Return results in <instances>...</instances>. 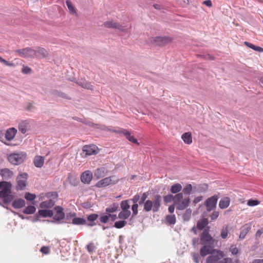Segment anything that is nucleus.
<instances>
[{
  "mask_svg": "<svg viewBox=\"0 0 263 263\" xmlns=\"http://www.w3.org/2000/svg\"><path fill=\"white\" fill-rule=\"evenodd\" d=\"M162 197L159 194L154 196L153 200L147 199L145 201L140 197L139 204H143V210L146 212L152 211L153 213L158 212L161 205Z\"/></svg>",
  "mask_w": 263,
  "mask_h": 263,
  "instance_id": "4",
  "label": "nucleus"
},
{
  "mask_svg": "<svg viewBox=\"0 0 263 263\" xmlns=\"http://www.w3.org/2000/svg\"><path fill=\"white\" fill-rule=\"evenodd\" d=\"M191 212L192 211L190 209H187L186 210L185 212L184 213L182 216L184 220L188 221L190 219L191 217Z\"/></svg>",
  "mask_w": 263,
  "mask_h": 263,
  "instance_id": "53",
  "label": "nucleus"
},
{
  "mask_svg": "<svg viewBox=\"0 0 263 263\" xmlns=\"http://www.w3.org/2000/svg\"><path fill=\"white\" fill-rule=\"evenodd\" d=\"M36 211V208L33 205L27 206L23 211L24 214H32Z\"/></svg>",
  "mask_w": 263,
  "mask_h": 263,
  "instance_id": "41",
  "label": "nucleus"
},
{
  "mask_svg": "<svg viewBox=\"0 0 263 263\" xmlns=\"http://www.w3.org/2000/svg\"><path fill=\"white\" fill-rule=\"evenodd\" d=\"M38 214L43 217H51L53 215V212L51 210H39L38 211Z\"/></svg>",
  "mask_w": 263,
  "mask_h": 263,
  "instance_id": "29",
  "label": "nucleus"
},
{
  "mask_svg": "<svg viewBox=\"0 0 263 263\" xmlns=\"http://www.w3.org/2000/svg\"><path fill=\"white\" fill-rule=\"evenodd\" d=\"M209 221L206 218H202L199 220L197 223V228L199 230H204V228L208 224Z\"/></svg>",
  "mask_w": 263,
  "mask_h": 263,
  "instance_id": "33",
  "label": "nucleus"
},
{
  "mask_svg": "<svg viewBox=\"0 0 263 263\" xmlns=\"http://www.w3.org/2000/svg\"><path fill=\"white\" fill-rule=\"evenodd\" d=\"M228 235V226L223 227L221 231L220 236L222 239H226Z\"/></svg>",
  "mask_w": 263,
  "mask_h": 263,
  "instance_id": "49",
  "label": "nucleus"
},
{
  "mask_svg": "<svg viewBox=\"0 0 263 263\" xmlns=\"http://www.w3.org/2000/svg\"><path fill=\"white\" fill-rule=\"evenodd\" d=\"M218 196L216 195L208 198L204 202V205L208 212H210L216 208Z\"/></svg>",
  "mask_w": 263,
  "mask_h": 263,
  "instance_id": "13",
  "label": "nucleus"
},
{
  "mask_svg": "<svg viewBox=\"0 0 263 263\" xmlns=\"http://www.w3.org/2000/svg\"><path fill=\"white\" fill-rule=\"evenodd\" d=\"M31 68L27 66H24L22 69V72L25 74L29 73L31 72Z\"/></svg>",
  "mask_w": 263,
  "mask_h": 263,
  "instance_id": "62",
  "label": "nucleus"
},
{
  "mask_svg": "<svg viewBox=\"0 0 263 263\" xmlns=\"http://www.w3.org/2000/svg\"><path fill=\"white\" fill-rule=\"evenodd\" d=\"M183 198V194L182 193H178L174 196V202L176 204L177 201H180Z\"/></svg>",
  "mask_w": 263,
  "mask_h": 263,
  "instance_id": "54",
  "label": "nucleus"
},
{
  "mask_svg": "<svg viewBox=\"0 0 263 263\" xmlns=\"http://www.w3.org/2000/svg\"><path fill=\"white\" fill-rule=\"evenodd\" d=\"M92 178V174L89 171L83 172L81 176V180L83 183L89 184Z\"/></svg>",
  "mask_w": 263,
  "mask_h": 263,
  "instance_id": "20",
  "label": "nucleus"
},
{
  "mask_svg": "<svg viewBox=\"0 0 263 263\" xmlns=\"http://www.w3.org/2000/svg\"><path fill=\"white\" fill-rule=\"evenodd\" d=\"M202 247L200 250V255L204 257L208 254H213L215 252L216 250L214 249L210 245H205Z\"/></svg>",
  "mask_w": 263,
  "mask_h": 263,
  "instance_id": "17",
  "label": "nucleus"
},
{
  "mask_svg": "<svg viewBox=\"0 0 263 263\" xmlns=\"http://www.w3.org/2000/svg\"><path fill=\"white\" fill-rule=\"evenodd\" d=\"M99 221L102 223H106L109 220L108 214L105 213H102L100 214L99 218Z\"/></svg>",
  "mask_w": 263,
  "mask_h": 263,
  "instance_id": "43",
  "label": "nucleus"
},
{
  "mask_svg": "<svg viewBox=\"0 0 263 263\" xmlns=\"http://www.w3.org/2000/svg\"><path fill=\"white\" fill-rule=\"evenodd\" d=\"M181 137L182 140L185 143L187 144H190L192 143V135L190 132L184 133L182 135Z\"/></svg>",
  "mask_w": 263,
  "mask_h": 263,
  "instance_id": "36",
  "label": "nucleus"
},
{
  "mask_svg": "<svg viewBox=\"0 0 263 263\" xmlns=\"http://www.w3.org/2000/svg\"><path fill=\"white\" fill-rule=\"evenodd\" d=\"M66 5H67V6L69 11L72 14L76 13V10L74 9V8L72 6V3H71V2L70 1L67 0L66 1Z\"/></svg>",
  "mask_w": 263,
  "mask_h": 263,
  "instance_id": "51",
  "label": "nucleus"
},
{
  "mask_svg": "<svg viewBox=\"0 0 263 263\" xmlns=\"http://www.w3.org/2000/svg\"><path fill=\"white\" fill-rule=\"evenodd\" d=\"M72 223L75 225H86V220L83 218L75 217L72 219Z\"/></svg>",
  "mask_w": 263,
  "mask_h": 263,
  "instance_id": "37",
  "label": "nucleus"
},
{
  "mask_svg": "<svg viewBox=\"0 0 263 263\" xmlns=\"http://www.w3.org/2000/svg\"><path fill=\"white\" fill-rule=\"evenodd\" d=\"M29 127V123L27 121H23L18 125V130L23 134H25Z\"/></svg>",
  "mask_w": 263,
  "mask_h": 263,
  "instance_id": "35",
  "label": "nucleus"
},
{
  "mask_svg": "<svg viewBox=\"0 0 263 263\" xmlns=\"http://www.w3.org/2000/svg\"><path fill=\"white\" fill-rule=\"evenodd\" d=\"M35 51L34 57L38 59H44L48 57L49 54L48 51L44 48L37 46L35 49H34Z\"/></svg>",
  "mask_w": 263,
  "mask_h": 263,
  "instance_id": "16",
  "label": "nucleus"
},
{
  "mask_svg": "<svg viewBox=\"0 0 263 263\" xmlns=\"http://www.w3.org/2000/svg\"><path fill=\"white\" fill-rule=\"evenodd\" d=\"M162 197L159 194L154 196L153 200L147 199L145 201L140 197L139 204H143V210L146 212L152 211L153 213L158 212L161 205Z\"/></svg>",
  "mask_w": 263,
  "mask_h": 263,
  "instance_id": "2",
  "label": "nucleus"
},
{
  "mask_svg": "<svg viewBox=\"0 0 263 263\" xmlns=\"http://www.w3.org/2000/svg\"><path fill=\"white\" fill-rule=\"evenodd\" d=\"M138 204H134L132 206V210L133 211L132 213V217L135 216L138 214Z\"/></svg>",
  "mask_w": 263,
  "mask_h": 263,
  "instance_id": "55",
  "label": "nucleus"
},
{
  "mask_svg": "<svg viewBox=\"0 0 263 263\" xmlns=\"http://www.w3.org/2000/svg\"><path fill=\"white\" fill-rule=\"evenodd\" d=\"M119 204L117 202L113 203L109 207L105 209V212L107 214H111L117 212L119 210Z\"/></svg>",
  "mask_w": 263,
  "mask_h": 263,
  "instance_id": "30",
  "label": "nucleus"
},
{
  "mask_svg": "<svg viewBox=\"0 0 263 263\" xmlns=\"http://www.w3.org/2000/svg\"><path fill=\"white\" fill-rule=\"evenodd\" d=\"M209 227L204 229L200 235V244L213 245L214 239L209 233Z\"/></svg>",
  "mask_w": 263,
  "mask_h": 263,
  "instance_id": "7",
  "label": "nucleus"
},
{
  "mask_svg": "<svg viewBox=\"0 0 263 263\" xmlns=\"http://www.w3.org/2000/svg\"><path fill=\"white\" fill-rule=\"evenodd\" d=\"M108 173V171L106 168L101 167L95 170L94 172V177H96L97 179H99L107 175Z\"/></svg>",
  "mask_w": 263,
  "mask_h": 263,
  "instance_id": "19",
  "label": "nucleus"
},
{
  "mask_svg": "<svg viewBox=\"0 0 263 263\" xmlns=\"http://www.w3.org/2000/svg\"><path fill=\"white\" fill-rule=\"evenodd\" d=\"M130 211H122L120 212L118 214V218L124 220L127 219L130 215Z\"/></svg>",
  "mask_w": 263,
  "mask_h": 263,
  "instance_id": "44",
  "label": "nucleus"
},
{
  "mask_svg": "<svg viewBox=\"0 0 263 263\" xmlns=\"http://www.w3.org/2000/svg\"><path fill=\"white\" fill-rule=\"evenodd\" d=\"M219 213L218 211H214L213 212L212 215H211V219L212 220H216L219 216Z\"/></svg>",
  "mask_w": 263,
  "mask_h": 263,
  "instance_id": "60",
  "label": "nucleus"
},
{
  "mask_svg": "<svg viewBox=\"0 0 263 263\" xmlns=\"http://www.w3.org/2000/svg\"><path fill=\"white\" fill-rule=\"evenodd\" d=\"M28 174L23 173L20 174L16 177L17 185L16 186V191L23 190L27 185V180L28 179Z\"/></svg>",
  "mask_w": 263,
  "mask_h": 263,
  "instance_id": "8",
  "label": "nucleus"
},
{
  "mask_svg": "<svg viewBox=\"0 0 263 263\" xmlns=\"http://www.w3.org/2000/svg\"><path fill=\"white\" fill-rule=\"evenodd\" d=\"M230 249L233 255H236L238 253V249L236 247L232 246Z\"/></svg>",
  "mask_w": 263,
  "mask_h": 263,
  "instance_id": "64",
  "label": "nucleus"
},
{
  "mask_svg": "<svg viewBox=\"0 0 263 263\" xmlns=\"http://www.w3.org/2000/svg\"><path fill=\"white\" fill-rule=\"evenodd\" d=\"M223 253L221 251L216 250L213 254L209 256L206 260V263H218V261L223 257Z\"/></svg>",
  "mask_w": 263,
  "mask_h": 263,
  "instance_id": "12",
  "label": "nucleus"
},
{
  "mask_svg": "<svg viewBox=\"0 0 263 263\" xmlns=\"http://www.w3.org/2000/svg\"><path fill=\"white\" fill-rule=\"evenodd\" d=\"M190 200L189 197L182 199L181 201H179L176 203L177 209L179 210H183L186 209L190 203Z\"/></svg>",
  "mask_w": 263,
  "mask_h": 263,
  "instance_id": "24",
  "label": "nucleus"
},
{
  "mask_svg": "<svg viewBox=\"0 0 263 263\" xmlns=\"http://www.w3.org/2000/svg\"><path fill=\"white\" fill-rule=\"evenodd\" d=\"M36 198V195L34 194H31L30 193L27 192L25 194V198L28 201H33Z\"/></svg>",
  "mask_w": 263,
  "mask_h": 263,
  "instance_id": "48",
  "label": "nucleus"
},
{
  "mask_svg": "<svg viewBox=\"0 0 263 263\" xmlns=\"http://www.w3.org/2000/svg\"><path fill=\"white\" fill-rule=\"evenodd\" d=\"M140 199V195L139 194L135 195L130 200L132 201L134 204H138L137 202Z\"/></svg>",
  "mask_w": 263,
  "mask_h": 263,
  "instance_id": "61",
  "label": "nucleus"
},
{
  "mask_svg": "<svg viewBox=\"0 0 263 263\" xmlns=\"http://www.w3.org/2000/svg\"><path fill=\"white\" fill-rule=\"evenodd\" d=\"M26 154L25 153H13L8 156V160L14 165H18L25 160Z\"/></svg>",
  "mask_w": 263,
  "mask_h": 263,
  "instance_id": "6",
  "label": "nucleus"
},
{
  "mask_svg": "<svg viewBox=\"0 0 263 263\" xmlns=\"http://www.w3.org/2000/svg\"><path fill=\"white\" fill-rule=\"evenodd\" d=\"M259 203L257 200L249 199L247 202V204L249 206H255L258 204Z\"/></svg>",
  "mask_w": 263,
  "mask_h": 263,
  "instance_id": "56",
  "label": "nucleus"
},
{
  "mask_svg": "<svg viewBox=\"0 0 263 263\" xmlns=\"http://www.w3.org/2000/svg\"><path fill=\"white\" fill-rule=\"evenodd\" d=\"M97 147L93 144L84 145L82 148V152L81 155L82 157L85 158L88 156L97 154Z\"/></svg>",
  "mask_w": 263,
  "mask_h": 263,
  "instance_id": "10",
  "label": "nucleus"
},
{
  "mask_svg": "<svg viewBox=\"0 0 263 263\" xmlns=\"http://www.w3.org/2000/svg\"><path fill=\"white\" fill-rule=\"evenodd\" d=\"M40 251L45 254H47L50 252V249L48 247L43 246L41 248Z\"/></svg>",
  "mask_w": 263,
  "mask_h": 263,
  "instance_id": "59",
  "label": "nucleus"
},
{
  "mask_svg": "<svg viewBox=\"0 0 263 263\" xmlns=\"http://www.w3.org/2000/svg\"><path fill=\"white\" fill-rule=\"evenodd\" d=\"M163 200L165 203H170L173 201H174V195H173L172 194H168L167 195H166V196H164Z\"/></svg>",
  "mask_w": 263,
  "mask_h": 263,
  "instance_id": "52",
  "label": "nucleus"
},
{
  "mask_svg": "<svg viewBox=\"0 0 263 263\" xmlns=\"http://www.w3.org/2000/svg\"><path fill=\"white\" fill-rule=\"evenodd\" d=\"M193 259L195 263H199L200 257L198 253H194L193 254Z\"/></svg>",
  "mask_w": 263,
  "mask_h": 263,
  "instance_id": "57",
  "label": "nucleus"
},
{
  "mask_svg": "<svg viewBox=\"0 0 263 263\" xmlns=\"http://www.w3.org/2000/svg\"><path fill=\"white\" fill-rule=\"evenodd\" d=\"M172 39L167 36H156L151 39V42L157 46H163L171 42Z\"/></svg>",
  "mask_w": 263,
  "mask_h": 263,
  "instance_id": "9",
  "label": "nucleus"
},
{
  "mask_svg": "<svg viewBox=\"0 0 263 263\" xmlns=\"http://www.w3.org/2000/svg\"><path fill=\"white\" fill-rule=\"evenodd\" d=\"M208 189L206 184H197L194 186V193H200L205 192Z\"/></svg>",
  "mask_w": 263,
  "mask_h": 263,
  "instance_id": "25",
  "label": "nucleus"
},
{
  "mask_svg": "<svg viewBox=\"0 0 263 263\" xmlns=\"http://www.w3.org/2000/svg\"><path fill=\"white\" fill-rule=\"evenodd\" d=\"M104 26L109 28L118 29L120 31H124V28L118 23L114 22L112 21H106L104 23Z\"/></svg>",
  "mask_w": 263,
  "mask_h": 263,
  "instance_id": "21",
  "label": "nucleus"
},
{
  "mask_svg": "<svg viewBox=\"0 0 263 263\" xmlns=\"http://www.w3.org/2000/svg\"><path fill=\"white\" fill-rule=\"evenodd\" d=\"M45 196L49 199H54L55 200L57 201L58 197V193L56 192H48L46 194Z\"/></svg>",
  "mask_w": 263,
  "mask_h": 263,
  "instance_id": "46",
  "label": "nucleus"
},
{
  "mask_svg": "<svg viewBox=\"0 0 263 263\" xmlns=\"http://www.w3.org/2000/svg\"><path fill=\"white\" fill-rule=\"evenodd\" d=\"M99 217V215L96 213H92L90 215H88L87 216V220H88V222L87 223L86 225L87 227H93L97 224V222H96L97 219Z\"/></svg>",
  "mask_w": 263,
  "mask_h": 263,
  "instance_id": "18",
  "label": "nucleus"
},
{
  "mask_svg": "<svg viewBox=\"0 0 263 263\" xmlns=\"http://www.w3.org/2000/svg\"><path fill=\"white\" fill-rule=\"evenodd\" d=\"M245 45H246L247 47L251 48L252 49L258 51L259 52H263V48L255 46L253 44H252L251 43L248 42H245L244 43Z\"/></svg>",
  "mask_w": 263,
  "mask_h": 263,
  "instance_id": "38",
  "label": "nucleus"
},
{
  "mask_svg": "<svg viewBox=\"0 0 263 263\" xmlns=\"http://www.w3.org/2000/svg\"><path fill=\"white\" fill-rule=\"evenodd\" d=\"M69 81L73 82L77 84L80 86L85 88L87 89H90L92 90L93 89V86L89 82H87L84 79H80L78 80H76V78H72V79H68Z\"/></svg>",
  "mask_w": 263,
  "mask_h": 263,
  "instance_id": "15",
  "label": "nucleus"
},
{
  "mask_svg": "<svg viewBox=\"0 0 263 263\" xmlns=\"http://www.w3.org/2000/svg\"><path fill=\"white\" fill-rule=\"evenodd\" d=\"M119 181V179L116 176L112 175L100 180L96 184L95 186L99 188L104 187L109 185L116 184Z\"/></svg>",
  "mask_w": 263,
  "mask_h": 263,
  "instance_id": "5",
  "label": "nucleus"
},
{
  "mask_svg": "<svg viewBox=\"0 0 263 263\" xmlns=\"http://www.w3.org/2000/svg\"><path fill=\"white\" fill-rule=\"evenodd\" d=\"M127 224V222L125 220H120L116 221L114 223V227L117 229H121L125 227Z\"/></svg>",
  "mask_w": 263,
  "mask_h": 263,
  "instance_id": "47",
  "label": "nucleus"
},
{
  "mask_svg": "<svg viewBox=\"0 0 263 263\" xmlns=\"http://www.w3.org/2000/svg\"><path fill=\"white\" fill-rule=\"evenodd\" d=\"M17 130L13 128H10L7 129L5 133V137L8 141L12 140L15 137Z\"/></svg>",
  "mask_w": 263,
  "mask_h": 263,
  "instance_id": "23",
  "label": "nucleus"
},
{
  "mask_svg": "<svg viewBox=\"0 0 263 263\" xmlns=\"http://www.w3.org/2000/svg\"><path fill=\"white\" fill-rule=\"evenodd\" d=\"M55 202L56 200H55L54 199H49V200L42 202L40 203V206L41 208H51L54 206Z\"/></svg>",
  "mask_w": 263,
  "mask_h": 263,
  "instance_id": "26",
  "label": "nucleus"
},
{
  "mask_svg": "<svg viewBox=\"0 0 263 263\" xmlns=\"http://www.w3.org/2000/svg\"><path fill=\"white\" fill-rule=\"evenodd\" d=\"M76 216V213L70 212V213H67L66 215V219L69 220L72 217H73V218L75 217Z\"/></svg>",
  "mask_w": 263,
  "mask_h": 263,
  "instance_id": "63",
  "label": "nucleus"
},
{
  "mask_svg": "<svg viewBox=\"0 0 263 263\" xmlns=\"http://www.w3.org/2000/svg\"><path fill=\"white\" fill-rule=\"evenodd\" d=\"M122 133L124 135L126 138L128 139L130 142L136 143L138 145L139 144L137 139H136L133 136H132L128 131L126 130H123L122 131Z\"/></svg>",
  "mask_w": 263,
  "mask_h": 263,
  "instance_id": "31",
  "label": "nucleus"
},
{
  "mask_svg": "<svg viewBox=\"0 0 263 263\" xmlns=\"http://www.w3.org/2000/svg\"><path fill=\"white\" fill-rule=\"evenodd\" d=\"M230 200L229 197L222 198L219 202V206L221 209H226L230 205Z\"/></svg>",
  "mask_w": 263,
  "mask_h": 263,
  "instance_id": "32",
  "label": "nucleus"
},
{
  "mask_svg": "<svg viewBox=\"0 0 263 263\" xmlns=\"http://www.w3.org/2000/svg\"><path fill=\"white\" fill-rule=\"evenodd\" d=\"M0 62L4 63V65L8 66H14V64L13 63H10L7 61L5 60L1 57H0Z\"/></svg>",
  "mask_w": 263,
  "mask_h": 263,
  "instance_id": "58",
  "label": "nucleus"
},
{
  "mask_svg": "<svg viewBox=\"0 0 263 263\" xmlns=\"http://www.w3.org/2000/svg\"><path fill=\"white\" fill-rule=\"evenodd\" d=\"M54 210L56 211V214L53 217V220L48 221L51 222V223H54L55 221H57L59 222V223H60L61 222L59 221L63 220L65 217V215L63 212V208L59 205H58L54 208Z\"/></svg>",
  "mask_w": 263,
  "mask_h": 263,
  "instance_id": "14",
  "label": "nucleus"
},
{
  "mask_svg": "<svg viewBox=\"0 0 263 263\" xmlns=\"http://www.w3.org/2000/svg\"><path fill=\"white\" fill-rule=\"evenodd\" d=\"M44 157L37 156L35 157L34 159V164L37 167H41L44 162Z\"/></svg>",
  "mask_w": 263,
  "mask_h": 263,
  "instance_id": "34",
  "label": "nucleus"
},
{
  "mask_svg": "<svg viewBox=\"0 0 263 263\" xmlns=\"http://www.w3.org/2000/svg\"><path fill=\"white\" fill-rule=\"evenodd\" d=\"M96 247L93 242H89L86 246V249L89 253H92L96 250Z\"/></svg>",
  "mask_w": 263,
  "mask_h": 263,
  "instance_id": "50",
  "label": "nucleus"
},
{
  "mask_svg": "<svg viewBox=\"0 0 263 263\" xmlns=\"http://www.w3.org/2000/svg\"><path fill=\"white\" fill-rule=\"evenodd\" d=\"M51 93L52 95L56 97H60L65 99L71 100V98L68 96L66 93L58 90H53L51 91Z\"/></svg>",
  "mask_w": 263,
  "mask_h": 263,
  "instance_id": "28",
  "label": "nucleus"
},
{
  "mask_svg": "<svg viewBox=\"0 0 263 263\" xmlns=\"http://www.w3.org/2000/svg\"><path fill=\"white\" fill-rule=\"evenodd\" d=\"M166 221L170 224H174L176 222V217L175 215H168L166 216Z\"/></svg>",
  "mask_w": 263,
  "mask_h": 263,
  "instance_id": "45",
  "label": "nucleus"
},
{
  "mask_svg": "<svg viewBox=\"0 0 263 263\" xmlns=\"http://www.w3.org/2000/svg\"><path fill=\"white\" fill-rule=\"evenodd\" d=\"M21 57L25 58H34L35 51L34 49L30 47H26L23 49H17L15 51Z\"/></svg>",
  "mask_w": 263,
  "mask_h": 263,
  "instance_id": "11",
  "label": "nucleus"
},
{
  "mask_svg": "<svg viewBox=\"0 0 263 263\" xmlns=\"http://www.w3.org/2000/svg\"><path fill=\"white\" fill-rule=\"evenodd\" d=\"M162 197L159 194L154 196L153 200L147 199L145 201L140 197L139 204H143V210L146 212L152 211L153 213L158 212L161 205Z\"/></svg>",
  "mask_w": 263,
  "mask_h": 263,
  "instance_id": "3",
  "label": "nucleus"
},
{
  "mask_svg": "<svg viewBox=\"0 0 263 263\" xmlns=\"http://www.w3.org/2000/svg\"><path fill=\"white\" fill-rule=\"evenodd\" d=\"M182 189V186L179 183H176L173 185L171 189L170 192L173 194H177L179 193Z\"/></svg>",
  "mask_w": 263,
  "mask_h": 263,
  "instance_id": "39",
  "label": "nucleus"
},
{
  "mask_svg": "<svg viewBox=\"0 0 263 263\" xmlns=\"http://www.w3.org/2000/svg\"><path fill=\"white\" fill-rule=\"evenodd\" d=\"M12 184L11 182L0 181V199L5 204H9L11 202L12 206L15 209H21L25 206L26 202L22 198L14 199L15 196L12 194Z\"/></svg>",
  "mask_w": 263,
  "mask_h": 263,
  "instance_id": "1",
  "label": "nucleus"
},
{
  "mask_svg": "<svg viewBox=\"0 0 263 263\" xmlns=\"http://www.w3.org/2000/svg\"><path fill=\"white\" fill-rule=\"evenodd\" d=\"M129 200H125L121 201L120 203L121 208L122 211H130V205L129 203Z\"/></svg>",
  "mask_w": 263,
  "mask_h": 263,
  "instance_id": "42",
  "label": "nucleus"
},
{
  "mask_svg": "<svg viewBox=\"0 0 263 263\" xmlns=\"http://www.w3.org/2000/svg\"><path fill=\"white\" fill-rule=\"evenodd\" d=\"M251 229V223H248L243 225L241 228V231L239 235V238L243 239L245 238L246 235Z\"/></svg>",
  "mask_w": 263,
  "mask_h": 263,
  "instance_id": "22",
  "label": "nucleus"
},
{
  "mask_svg": "<svg viewBox=\"0 0 263 263\" xmlns=\"http://www.w3.org/2000/svg\"><path fill=\"white\" fill-rule=\"evenodd\" d=\"M182 192L184 194L187 195H190L191 193H194V186H192L191 184H187L184 187Z\"/></svg>",
  "mask_w": 263,
  "mask_h": 263,
  "instance_id": "40",
  "label": "nucleus"
},
{
  "mask_svg": "<svg viewBox=\"0 0 263 263\" xmlns=\"http://www.w3.org/2000/svg\"><path fill=\"white\" fill-rule=\"evenodd\" d=\"M0 175L4 179L7 180L13 176V172L9 169L5 168L1 170Z\"/></svg>",
  "mask_w": 263,
  "mask_h": 263,
  "instance_id": "27",
  "label": "nucleus"
}]
</instances>
